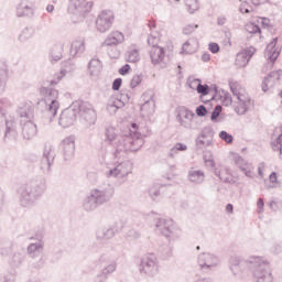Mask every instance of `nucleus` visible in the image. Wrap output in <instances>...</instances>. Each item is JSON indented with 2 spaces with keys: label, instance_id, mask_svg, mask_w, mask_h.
I'll return each instance as SVG.
<instances>
[{
  "label": "nucleus",
  "instance_id": "nucleus-1",
  "mask_svg": "<svg viewBox=\"0 0 282 282\" xmlns=\"http://www.w3.org/2000/svg\"><path fill=\"white\" fill-rule=\"evenodd\" d=\"M104 142L109 147H112V155L116 160L121 158V153H127V151H140L144 147V139L142 133L133 132L130 135L121 134L119 135L116 128L109 126L105 129Z\"/></svg>",
  "mask_w": 282,
  "mask_h": 282
},
{
  "label": "nucleus",
  "instance_id": "nucleus-2",
  "mask_svg": "<svg viewBox=\"0 0 282 282\" xmlns=\"http://www.w3.org/2000/svg\"><path fill=\"white\" fill-rule=\"evenodd\" d=\"M47 191V181L43 176L30 178L18 188L20 204L23 208L34 206Z\"/></svg>",
  "mask_w": 282,
  "mask_h": 282
},
{
  "label": "nucleus",
  "instance_id": "nucleus-3",
  "mask_svg": "<svg viewBox=\"0 0 282 282\" xmlns=\"http://www.w3.org/2000/svg\"><path fill=\"white\" fill-rule=\"evenodd\" d=\"M116 195V187L113 185L106 183L99 185L96 188L90 189L89 194L83 200V209L86 213H94L100 206L109 204Z\"/></svg>",
  "mask_w": 282,
  "mask_h": 282
},
{
  "label": "nucleus",
  "instance_id": "nucleus-4",
  "mask_svg": "<svg viewBox=\"0 0 282 282\" xmlns=\"http://www.w3.org/2000/svg\"><path fill=\"white\" fill-rule=\"evenodd\" d=\"M40 95L42 99L37 105H45L44 116H46L50 122H54V118H56L58 109H61L58 90L53 87H41Z\"/></svg>",
  "mask_w": 282,
  "mask_h": 282
},
{
  "label": "nucleus",
  "instance_id": "nucleus-5",
  "mask_svg": "<svg viewBox=\"0 0 282 282\" xmlns=\"http://www.w3.org/2000/svg\"><path fill=\"white\" fill-rule=\"evenodd\" d=\"M253 264L252 274L256 282H272V270L270 269V262L263 259L256 258L251 261Z\"/></svg>",
  "mask_w": 282,
  "mask_h": 282
},
{
  "label": "nucleus",
  "instance_id": "nucleus-6",
  "mask_svg": "<svg viewBox=\"0 0 282 282\" xmlns=\"http://www.w3.org/2000/svg\"><path fill=\"white\" fill-rule=\"evenodd\" d=\"M156 230L166 237L170 241H175V239H180V230L173 219H164L160 218L155 224Z\"/></svg>",
  "mask_w": 282,
  "mask_h": 282
},
{
  "label": "nucleus",
  "instance_id": "nucleus-7",
  "mask_svg": "<svg viewBox=\"0 0 282 282\" xmlns=\"http://www.w3.org/2000/svg\"><path fill=\"white\" fill-rule=\"evenodd\" d=\"M75 107H77V113L79 115L80 120L86 122L87 127L96 124L98 116L96 115V110L91 104L88 101H75Z\"/></svg>",
  "mask_w": 282,
  "mask_h": 282
},
{
  "label": "nucleus",
  "instance_id": "nucleus-8",
  "mask_svg": "<svg viewBox=\"0 0 282 282\" xmlns=\"http://www.w3.org/2000/svg\"><path fill=\"white\" fill-rule=\"evenodd\" d=\"M254 259H263L261 257H251L248 260H242L241 258L237 256H232L229 259V268L235 276L239 274L240 272H243L246 268L251 270V272H254V264L252 263V260Z\"/></svg>",
  "mask_w": 282,
  "mask_h": 282
},
{
  "label": "nucleus",
  "instance_id": "nucleus-9",
  "mask_svg": "<svg viewBox=\"0 0 282 282\" xmlns=\"http://www.w3.org/2000/svg\"><path fill=\"white\" fill-rule=\"evenodd\" d=\"M139 272L145 276H155L159 272L158 257L153 253L143 257L139 265Z\"/></svg>",
  "mask_w": 282,
  "mask_h": 282
},
{
  "label": "nucleus",
  "instance_id": "nucleus-10",
  "mask_svg": "<svg viewBox=\"0 0 282 282\" xmlns=\"http://www.w3.org/2000/svg\"><path fill=\"white\" fill-rule=\"evenodd\" d=\"M59 152L64 162L69 164L74 160V155H76V137L69 135L65 138L59 144Z\"/></svg>",
  "mask_w": 282,
  "mask_h": 282
},
{
  "label": "nucleus",
  "instance_id": "nucleus-11",
  "mask_svg": "<svg viewBox=\"0 0 282 282\" xmlns=\"http://www.w3.org/2000/svg\"><path fill=\"white\" fill-rule=\"evenodd\" d=\"M69 12L73 14H79L80 21L87 18V14L94 10V1L91 0H70L68 4Z\"/></svg>",
  "mask_w": 282,
  "mask_h": 282
},
{
  "label": "nucleus",
  "instance_id": "nucleus-12",
  "mask_svg": "<svg viewBox=\"0 0 282 282\" xmlns=\"http://www.w3.org/2000/svg\"><path fill=\"white\" fill-rule=\"evenodd\" d=\"M36 14L35 0H20L15 7V17L18 19H32Z\"/></svg>",
  "mask_w": 282,
  "mask_h": 282
},
{
  "label": "nucleus",
  "instance_id": "nucleus-13",
  "mask_svg": "<svg viewBox=\"0 0 282 282\" xmlns=\"http://www.w3.org/2000/svg\"><path fill=\"white\" fill-rule=\"evenodd\" d=\"M113 21H116V15L111 10H102L96 20V29L102 33L109 32L113 25Z\"/></svg>",
  "mask_w": 282,
  "mask_h": 282
},
{
  "label": "nucleus",
  "instance_id": "nucleus-14",
  "mask_svg": "<svg viewBox=\"0 0 282 282\" xmlns=\"http://www.w3.org/2000/svg\"><path fill=\"white\" fill-rule=\"evenodd\" d=\"M229 87L230 91L238 100V107L236 108L237 113L239 116L248 113V109H250L252 105V99L246 97L245 95H240L239 91H237V83L229 82Z\"/></svg>",
  "mask_w": 282,
  "mask_h": 282
},
{
  "label": "nucleus",
  "instance_id": "nucleus-15",
  "mask_svg": "<svg viewBox=\"0 0 282 282\" xmlns=\"http://www.w3.org/2000/svg\"><path fill=\"white\" fill-rule=\"evenodd\" d=\"M78 116V109L76 107V101H74L69 108H66L62 111L58 120L59 127H63V129H67L76 122V118Z\"/></svg>",
  "mask_w": 282,
  "mask_h": 282
},
{
  "label": "nucleus",
  "instance_id": "nucleus-16",
  "mask_svg": "<svg viewBox=\"0 0 282 282\" xmlns=\"http://www.w3.org/2000/svg\"><path fill=\"white\" fill-rule=\"evenodd\" d=\"M124 226L121 223H115L110 227H101L96 231V238L98 241H109L113 239L118 234L122 232Z\"/></svg>",
  "mask_w": 282,
  "mask_h": 282
},
{
  "label": "nucleus",
  "instance_id": "nucleus-17",
  "mask_svg": "<svg viewBox=\"0 0 282 282\" xmlns=\"http://www.w3.org/2000/svg\"><path fill=\"white\" fill-rule=\"evenodd\" d=\"M197 263L200 270L208 272L219 265V257L210 252H203L197 257Z\"/></svg>",
  "mask_w": 282,
  "mask_h": 282
},
{
  "label": "nucleus",
  "instance_id": "nucleus-18",
  "mask_svg": "<svg viewBox=\"0 0 282 282\" xmlns=\"http://www.w3.org/2000/svg\"><path fill=\"white\" fill-rule=\"evenodd\" d=\"M54 160H56V151L54 150V145L50 143L45 144L41 165L42 171L50 173L52 171Z\"/></svg>",
  "mask_w": 282,
  "mask_h": 282
},
{
  "label": "nucleus",
  "instance_id": "nucleus-19",
  "mask_svg": "<svg viewBox=\"0 0 282 282\" xmlns=\"http://www.w3.org/2000/svg\"><path fill=\"white\" fill-rule=\"evenodd\" d=\"M131 173V163L129 161L118 163L113 169L109 170L107 177H121L124 178Z\"/></svg>",
  "mask_w": 282,
  "mask_h": 282
},
{
  "label": "nucleus",
  "instance_id": "nucleus-20",
  "mask_svg": "<svg viewBox=\"0 0 282 282\" xmlns=\"http://www.w3.org/2000/svg\"><path fill=\"white\" fill-rule=\"evenodd\" d=\"M234 162L236 166H238V169L241 172H243L246 177H250L251 180L252 177H254V166L252 165V163H249L248 161H246L243 156L239 154H234Z\"/></svg>",
  "mask_w": 282,
  "mask_h": 282
},
{
  "label": "nucleus",
  "instance_id": "nucleus-21",
  "mask_svg": "<svg viewBox=\"0 0 282 282\" xmlns=\"http://www.w3.org/2000/svg\"><path fill=\"white\" fill-rule=\"evenodd\" d=\"M20 127L22 129V137L24 140H33V138H36L39 129L36 128V123H34V121L20 120Z\"/></svg>",
  "mask_w": 282,
  "mask_h": 282
},
{
  "label": "nucleus",
  "instance_id": "nucleus-22",
  "mask_svg": "<svg viewBox=\"0 0 282 282\" xmlns=\"http://www.w3.org/2000/svg\"><path fill=\"white\" fill-rule=\"evenodd\" d=\"M19 137L18 123L15 117H8L6 119L4 140H15Z\"/></svg>",
  "mask_w": 282,
  "mask_h": 282
},
{
  "label": "nucleus",
  "instance_id": "nucleus-23",
  "mask_svg": "<svg viewBox=\"0 0 282 282\" xmlns=\"http://www.w3.org/2000/svg\"><path fill=\"white\" fill-rule=\"evenodd\" d=\"M17 113L20 118V120H23L24 122H28V120H34V106L32 104H21L18 109Z\"/></svg>",
  "mask_w": 282,
  "mask_h": 282
},
{
  "label": "nucleus",
  "instance_id": "nucleus-24",
  "mask_svg": "<svg viewBox=\"0 0 282 282\" xmlns=\"http://www.w3.org/2000/svg\"><path fill=\"white\" fill-rule=\"evenodd\" d=\"M252 56H254V47L245 48L240 51L236 55L237 67H246L250 63V59L252 58Z\"/></svg>",
  "mask_w": 282,
  "mask_h": 282
},
{
  "label": "nucleus",
  "instance_id": "nucleus-25",
  "mask_svg": "<svg viewBox=\"0 0 282 282\" xmlns=\"http://www.w3.org/2000/svg\"><path fill=\"white\" fill-rule=\"evenodd\" d=\"M37 242L30 243L28 246V254L32 259H36V257H41L43 254V248L45 243L43 242V236H36Z\"/></svg>",
  "mask_w": 282,
  "mask_h": 282
},
{
  "label": "nucleus",
  "instance_id": "nucleus-26",
  "mask_svg": "<svg viewBox=\"0 0 282 282\" xmlns=\"http://www.w3.org/2000/svg\"><path fill=\"white\" fill-rule=\"evenodd\" d=\"M281 74L282 70H273L271 73L268 74L267 77H264L263 82H262V91L265 94V91H268V89H270V87H272L273 85H275L276 83H279V80H281Z\"/></svg>",
  "mask_w": 282,
  "mask_h": 282
},
{
  "label": "nucleus",
  "instance_id": "nucleus-27",
  "mask_svg": "<svg viewBox=\"0 0 282 282\" xmlns=\"http://www.w3.org/2000/svg\"><path fill=\"white\" fill-rule=\"evenodd\" d=\"M196 91H197V94L200 95V99L203 102H210V100H215L217 98V94H218L217 85H214L210 87L207 84H204V85L198 84ZM212 91L214 93L212 98L204 100V96H208V94H210Z\"/></svg>",
  "mask_w": 282,
  "mask_h": 282
},
{
  "label": "nucleus",
  "instance_id": "nucleus-28",
  "mask_svg": "<svg viewBox=\"0 0 282 282\" xmlns=\"http://www.w3.org/2000/svg\"><path fill=\"white\" fill-rule=\"evenodd\" d=\"M64 69H62L59 73L55 74L54 78L50 80L51 87H54V85H58L63 78H65V75L67 72H72L75 69V65L73 62H64L63 63Z\"/></svg>",
  "mask_w": 282,
  "mask_h": 282
},
{
  "label": "nucleus",
  "instance_id": "nucleus-29",
  "mask_svg": "<svg viewBox=\"0 0 282 282\" xmlns=\"http://www.w3.org/2000/svg\"><path fill=\"white\" fill-rule=\"evenodd\" d=\"M279 41V37H274L270 44L267 45V48L264 51V56L270 61L271 63H276V58H279V51H276V43Z\"/></svg>",
  "mask_w": 282,
  "mask_h": 282
},
{
  "label": "nucleus",
  "instance_id": "nucleus-30",
  "mask_svg": "<svg viewBox=\"0 0 282 282\" xmlns=\"http://www.w3.org/2000/svg\"><path fill=\"white\" fill-rule=\"evenodd\" d=\"M122 41H124V35L120 31H113L107 36L102 45L106 47H113L115 45H120Z\"/></svg>",
  "mask_w": 282,
  "mask_h": 282
},
{
  "label": "nucleus",
  "instance_id": "nucleus-31",
  "mask_svg": "<svg viewBox=\"0 0 282 282\" xmlns=\"http://www.w3.org/2000/svg\"><path fill=\"white\" fill-rule=\"evenodd\" d=\"M69 52L73 58H76L77 56H82V54L85 53V40L83 37L75 40L70 44Z\"/></svg>",
  "mask_w": 282,
  "mask_h": 282
},
{
  "label": "nucleus",
  "instance_id": "nucleus-32",
  "mask_svg": "<svg viewBox=\"0 0 282 282\" xmlns=\"http://www.w3.org/2000/svg\"><path fill=\"white\" fill-rule=\"evenodd\" d=\"M140 111L143 118H149V116H153L155 113V100H153V97H150V99L145 100L141 105Z\"/></svg>",
  "mask_w": 282,
  "mask_h": 282
},
{
  "label": "nucleus",
  "instance_id": "nucleus-33",
  "mask_svg": "<svg viewBox=\"0 0 282 282\" xmlns=\"http://www.w3.org/2000/svg\"><path fill=\"white\" fill-rule=\"evenodd\" d=\"M164 56H165L164 47L154 46L150 50V58H151L152 65H160V63L164 61Z\"/></svg>",
  "mask_w": 282,
  "mask_h": 282
},
{
  "label": "nucleus",
  "instance_id": "nucleus-34",
  "mask_svg": "<svg viewBox=\"0 0 282 282\" xmlns=\"http://www.w3.org/2000/svg\"><path fill=\"white\" fill-rule=\"evenodd\" d=\"M187 180L192 182V184H204L206 174L202 170H189L187 173Z\"/></svg>",
  "mask_w": 282,
  "mask_h": 282
},
{
  "label": "nucleus",
  "instance_id": "nucleus-35",
  "mask_svg": "<svg viewBox=\"0 0 282 282\" xmlns=\"http://www.w3.org/2000/svg\"><path fill=\"white\" fill-rule=\"evenodd\" d=\"M25 257H28L25 251H18L9 258V264L11 268H21L25 261Z\"/></svg>",
  "mask_w": 282,
  "mask_h": 282
},
{
  "label": "nucleus",
  "instance_id": "nucleus-36",
  "mask_svg": "<svg viewBox=\"0 0 282 282\" xmlns=\"http://www.w3.org/2000/svg\"><path fill=\"white\" fill-rule=\"evenodd\" d=\"M8 83V64L0 62V96L6 93V85Z\"/></svg>",
  "mask_w": 282,
  "mask_h": 282
},
{
  "label": "nucleus",
  "instance_id": "nucleus-37",
  "mask_svg": "<svg viewBox=\"0 0 282 282\" xmlns=\"http://www.w3.org/2000/svg\"><path fill=\"white\" fill-rule=\"evenodd\" d=\"M118 268V263L112 261L106 268L102 269L101 274L97 275V279H101L99 282L107 281L109 274H113Z\"/></svg>",
  "mask_w": 282,
  "mask_h": 282
},
{
  "label": "nucleus",
  "instance_id": "nucleus-38",
  "mask_svg": "<svg viewBox=\"0 0 282 282\" xmlns=\"http://www.w3.org/2000/svg\"><path fill=\"white\" fill-rule=\"evenodd\" d=\"M100 69H102V64L98 58H91L88 63V72L90 76H95V74H100Z\"/></svg>",
  "mask_w": 282,
  "mask_h": 282
},
{
  "label": "nucleus",
  "instance_id": "nucleus-39",
  "mask_svg": "<svg viewBox=\"0 0 282 282\" xmlns=\"http://www.w3.org/2000/svg\"><path fill=\"white\" fill-rule=\"evenodd\" d=\"M34 26H26L22 30V32L19 35L20 43H25L26 41H30L32 36H34Z\"/></svg>",
  "mask_w": 282,
  "mask_h": 282
},
{
  "label": "nucleus",
  "instance_id": "nucleus-40",
  "mask_svg": "<svg viewBox=\"0 0 282 282\" xmlns=\"http://www.w3.org/2000/svg\"><path fill=\"white\" fill-rule=\"evenodd\" d=\"M51 58L55 62L61 61V58H63V44H55L53 45V47L51 48Z\"/></svg>",
  "mask_w": 282,
  "mask_h": 282
},
{
  "label": "nucleus",
  "instance_id": "nucleus-41",
  "mask_svg": "<svg viewBox=\"0 0 282 282\" xmlns=\"http://www.w3.org/2000/svg\"><path fill=\"white\" fill-rule=\"evenodd\" d=\"M162 185L160 183H155L149 188V195L153 202H160Z\"/></svg>",
  "mask_w": 282,
  "mask_h": 282
},
{
  "label": "nucleus",
  "instance_id": "nucleus-42",
  "mask_svg": "<svg viewBox=\"0 0 282 282\" xmlns=\"http://www.w3.org/2000/svg\"><path fill=\"white\" fill-rule=\"evenodd\" d=\"M223 107L221 105H217L214 110L212 111V115H210V120L212 122L214 123H217V122H221V111H223Z\"/></svg>",
  "mask_w": 282,
  "mask_h": 282
},
{
  "label": "nucleus",
  "instance_id": "nucleus-43",
  "mask_svg": "<svg viewBox=\"0 0 282 282\" xmlns=\"http://www.w3.org/2000/svg\"><path fill=\"white\" fill-rule=\"evenodd\" d=\"M128 63H138L140 61V52L138 48H132L127 52Z\"/></svg>",
  "mask_w": 282,
  "mask_h": 282
},
{
  "label": "nucleus",
  "instance_id": "nucleus-44",
  "mask_svg": "<svg viewBox=\"0 0 282 282\" xmlns=\"http://www.w3.org/2000/svg\"><path fill=\"white\" fill-rule=\"evenodd\" d=\"M185 6H187L189 14H195V11L199 10L197 0H185Z\"/></svg>",
  "mask_w": 282,
  "mask_h": 282
},
{
  "label": "nucleus",
  "instance_id": "nucleus-45",
  "mask_svg": "<svg viewBox=\"0 0 282 282\" xmlns=\"http://www.w3.org/2000/svg\"><path fill=\"white\" fill-rule=\"evenodd\" d=\"M213 144V141L210 139L206 140L202 135H198L196 139V147L198 149H204V147H210Z\"/></svg>",
  "mask_w": 282,
  "mask_h": 282
},
{
  "label": "nucleus",
  "instance_id": "nucleus-46",
  "mask_svg": "<svg viewBox=\"0 0 282 282\" xmlns=\"http://www.w3.org/2000/svg\"><path fill=\"white\" fill-rule=\"evenodd\" d=\"M219 138L227 144H232L235 140V137H232V134L228 133L226 130L219 132Z\"/></svg>",
  "mask_w": 282,
  "mask_h": 282
},
{
  "label": "nucleus",
  "instance_id": "nucleus-47",
  "mask_svg": "<svg viewBox=\"0 0 282 282\" xmlns=\"http://www.w3.org/2000/svg\"><path fill=\"white\" fill-rule=\"evenodd\" d=\"M246 30L249 34H261V26L254 23H248Z\"/></svg>",
  "mask_w": 282,
  "mask_h": 282
},
{
  "label": "nucleus",
  "instance_id": "nucleus-48",
  "mask_svg": "<svg viewBox=\"0 0 282 282\" xmlns=\"http://www.w3.org/2000/svg\"><path fill=\"white\" fill-rule=\"evenodd\" d=\"M177 116H182L183 120H189L191 122H193V119L195 118V113L188 109L180 111Z\"/></svg>",
  "mask_w": 282,
  "mask_h": 282
},
{
  "label": "nucleus",
  "instance_id": "nucleus-49",
  "mask_svg": "<svg viewBox=\"0 0 282 282\" xmlns=\"http://www.w3.org/2000/svg\"><path fill=\"white\" fill-rule=\"evenodd\" d=\"M203 160L206 167L212 170L215 169V159H213V154H209V159H208V154H204Z\"/></svg>",
  "mask_w": 282,
  "mask_h": 282
},
{
  "label": "nucleus",
  "instance_id": "nucleus-50",
  "mask_svg": "<svg viewBox=\"0 0 282 282\" xmlns=\"http://www.w3.org/2000/svg\"><path fill=\"white\" fill-rule=\"evenodd\" d=\"M176 120L180 122L181 127H184V129H193V126L191 124L192 121L188 119H183L182 115H177Z\"/></svg>",
  "mask_w": 282,
  "mask_h": 282
},
{
  "label": "nucleus",
  "instance_id": "nucleus-51",
  "mask_svg": "<svg viewBox=\"0 0 282 282\" xmlns=\"http://www.w3.org/2000/svg\"><path fill=\"white\" fill-rule=\"evenodd\" d=\"M161 256L163 259H169L173 257V247L165 246L161 249Z\"/></svg>",
  "mask_w": 282,
  "mask_h": 282
},
{
  "label": "nucleus",
  "instance_id": "nucleus-52",
  "mask_svg": "<svg viewBox=\"0 0 282 282\" xmlns=\"http://www.w3.org/2000/svg\"><path fill=\"white\" fill-rule=\"evenodd\" d=\"M197 28H199L198 24H187L186 26L183 28V34L188 36L191 34H193V32H195L197 30Z\"/></svg>",
  "mask_w": 282,
  "mask_h": 282
},
{
  "label": "nucleus",
  "instance_id": "nucleus-53",
  "mask_svg": "<svg viewBox=\"0 0 282 282\" xmlns=\"http://www.w3.org/2000/svg\"><path fill=\"white\" fill-rule=\"evenodd\" d=\"M200 138H213L215 135V131L210 127H205L199 133Z\"/></svg>",
  "mask_w": 282,
  "mask_h": 282
},
{
  "label": "nucleus",
  "instance_id": "nucleus-54",
  "mask_svg": "<svg viewBox=\"0 0 282 282\" xmlns=\"http://www.w3.org/2000/svg\"><path fill=\"white\" fill-rule=\"evenodd\" d=\"M140 83H142V74L134 75L130 82L131 89H135Z\"/></svg>",
  "mask_w": 282,
  "mask_h": 282
},
{
  "label": "nucleus",
  "instance_id": "nucleus-55",
  "mask_svg": "<svg viewBox=\"0 0 282 282\" xmlns=\"http://www.w3.org/2000/svg\"><path fill=\"white\" fill-rule=\"evenodd\" d=\"M158 43H160V39L158 37V35L150 34L148 36V45H150L151 47H159Z\"/></svg>",
  "mask_w": 282,
  "mask_h": 282
},
{
  "label": "nucleus",
  "instance_id": "nucleus-56",
  "mask_svg": "<svg viewBox=\"0 0 282 282\" xmlns=\"http://www.w3.org/2000/svg\"><path fill=\"white\" fill-rule=\"evenodd\" d=\"M239 10L242 14H250L252 12V8L248 3V1H245L240 4Z\"/></svg>",
  "mask_w": 282,
  "mask_h": 282
},
{
  "label": "nucleus",
  "instance_id": "nucleus-57",
  "mask_svg": "<svg viewBox=\"0 0 282 282\" xmlns=\"http://www.w3.org/2000/svg\"><path fill=\"white\" fill-rule=\"evenodd\" d=\"M11 252H12V243H9L8 246L0 248V254L2 257H10Z\"/></svg>",
  "mask_w": 282,
  "mask_h": 282
},
{
  "label": "nucleus",
  "instance_id": "nucleus-58",
  "mask_svg": "<svg viewBox=\"0 0 282 282\" xmlns=\"http://www.w3.org/2000/svg\"><path fill=\"white\" fill-rule=\"evenodd\" d=\"M32 267L34 268V270L43 269L45 267V259L43 258V256H41L36 262H33Z\"/></svg>",
  "mask_w": 282,
  "mask_h": 282
},
{
  "label": "nucleus",
  "instance_id": "nucleus-59",
  "mask_svg": "<svg viewBox=\"0 0 282 282\" xmlns=\"http://www.w3.org/2000/svg\"><path fill=\"white\" fill-rule=\"evenodd\" d=\"M127 237H128V239H140V237H142V235L140 234V231H138L135 229H130L127 232Z\"/></svg>",
  "mask_w": 282,
  "mask_h": 282
},
{
  "label": "nucleus",
  "instance_id": "nucleus-60",
  "mask_svg": "<svg viewBox=\"0 0 282 282\" xmlns=\"http://www.w3.org/2000/svg\"><path fill=\"white\" fill-rule=\"evenodd\" d=\"M208 113V110L206 109V106L200 105L196 108V116L198 118H204Z\"/></svg>",
  "mask_w": 282,
  "mask_h": 282
},
{
  "label": "nucleus",
  "instance_id": "nucleus-61",
  "mask_svg": "<svg viewBox=\"0 0 282 282\" xmlns=\"http://www.w3.org/2000/svg\"><path fill=\"white\" fill-rule=\"evenodd\" d=\"M281 138L282 133L276 138L275 141L271 142V148L273 151H281Z\"/></svg>",
  "mask_w": 282,
  "mask_h": 282
},
{
  "label": "nucleus",
  "instance_id": "nucleus-62",
  "mask_svg": "<svg viewBox=\"0 0 282 282\" xmlns=\"http://www.w3.org/2000/svg\"><path fill=\"white\" fill-rule=\"evenodd\" d=\"M187 150H188V145H186L184 143H176L172 148V153H177V151H187Z\"/></svg>",
  "mask_w": 282,
  "mask_h": 282
},
{
  "label": "nucleus",
  "instance_id": "nucleus-63",
  "mask_svg": "<svg viewBox=\"0 0 282 282\" xmlns=\"http://www.w3.org/2000/svg\"><path fill=\"white\" fill-rule=\"evenodd\" d=\"M271 252H273V254H281V252H282V243L281 242H275L273 245V247L271 248Z\"/></svg>",
  "mask_w": 282,
  "mask_h": 282
},
{
  "label": "nucleus",
  "instance_id": "nucleus-64",
  "mask_svg": "<svg viewBox=\"0 0 282 282\" xmlns=\"http://www.w3.org/2000/svg\"><path fill=\"white\" fill-rule=\"evenodd\" d=\"M0 282H14V274H6L4 276L0 278Z\"/></svg>",
  "mask_w": 282,
  "mask_h": 282
}]
</instances>
